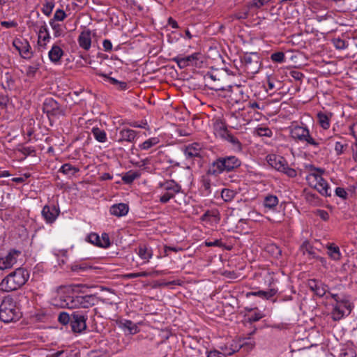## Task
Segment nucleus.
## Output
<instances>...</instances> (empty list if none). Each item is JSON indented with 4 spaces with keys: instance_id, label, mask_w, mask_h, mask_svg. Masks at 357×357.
<instances>
[{
    "instance_id": "nucleus-1",
    "label": "nucleus",
    "mask_w": 357,
    "mask_h": 357,
    "mask_svg": "<svg viewBox=\"0 0 357 357\" xmlns=\"http://www.w3.org/2000/svg\"><path fill=\"white\" fill-rule=\"evenodd\" d=\"M22 317V312L16 299L5 296L0 304V320L4 323L15 322Z\"/></svg>"
},
{
    "instance_id": "nucleus-2",
    "label": "nucleus",
    "mask_w": 357,
    "mask_h": 357,
    "mask_svg": "<svg viewBox=\"0 0 357 357\" xmlns=\"http://www.w3.org/2000/svg\"><path fill=\"white\" fill-rule=\"evenodd\" d=\"M241 165V160L235 155L219 157L209 166L207 174L218 176L224 172H231L239 167Z\"/></svg>"
},
{
    "instance_id": "nucleus-3",
    "label": "nucleus",
    "mask_w": 357,
    "mask_h": 357,
    "mask_svg": "<svg viewBox=\"0 0 357 357\" xmlns=\"http://www.w3.org/2000/svg\"><path fill=\"white\" fill-rule=\"evenodd\" d=\"M29 277L27 271L21 268H17L2 280L0 289L6 292L17 290L26 283Z\"/></svg>"
},
{
    "instance_id": "nucleus-4",
    "label": "nucleus",
    "mask_w": 357,
    "mask_h": 357,
    "mask_svg": "<svg viewBox=\"0 0 357 357\" xmlns=\"http://www.w3.org/2000/svg\"><path fill=\"white\" fill-rule=\"evenodd\" d=\"M157 189L160 192L159 201L162 204L168 203L176 195L181 192V185L173 179H166L158 183Z\"/></svg>"
},
{
    "instance_id": "nucleus-5",
    "label": "nucleus",
    "mask_w": 357,
    "mask_h": 357,
    "mask_svg": "<svg viewBox=\"0 0 357 357\" xmlns=\"http://www.w3.org/2000/svg\"><path fill=\"white\" fill-rule=\"evenodd\" d=\"M324 170L319 168H312V172L306 176L309 185L314 188L321 195L331 196V191L327 181L321 176Z\"/></svg>"
},
{
    "instance_id": "nucleus-6",
    "label": "nucleus",
    "mask_w": 357,
    "mask_h": 357,
    "mask_svg": "<svg viewBox=\"0 0 357 357\" xmlns=\"http://www.w3.org/2000/svg\"><path fill=\"white\" fill-rule=\"evenodd\" d=\"M290 134L293 139L305 143L307 145L318 148L321 144V139L317 140L312 137L307 127L302 123L301 125H293L290 128Z\"/></svg>"
},
{
    "instance_id": "nucleus-7",
    "label": "nucleus",
    "mask_w": 357,
    "mask_h": 357,
    "mask_svg": "<svg viewBox=\"0 0 357 357\" xmlns=\"http://www.w3.org/2000/svg\"><path fill=\"white\" fill-rule=\"evenodd\" d=\"M268 163L276 170L285 174L290 178L296 176V171L289 167L287 160L282 156L275 154L267 156Z\"/></svg>"
},
{
    "instance_id": "nucleus-8",
    "label": "nucleus",
    "mask_w": 357,
    "mask_h": 357,
    "mask_svg": "<svg viewBox=\"0 0 357 357\" xmlns=\"http://www.w3.org/2000/svg\"><path fill=\"white\" fill-rule=\"evenodd\" d=\"M73 289L70 287H60L56 295L52 299V304L61 308L72 309Z\"/></svg>"
},
{
    "instance_id": "nucleus-9",
    "label": "nucleus",
    "mask_w": 357,
    "mask_h": 357,
    "mask_svg": "<svg viewBox=\"0 0 357 357\" xmlns=\"http://www.w3.org/2000/svg\"><path fill=\"white\" fill-rule=\"evenodd\" d=\"M241 62L248 74L255 75L260 69V57L257 52H246L241 57Z\"/></svg>"
},
{
    "instance_id": "nucleus-10",
    "label": "nucleus",
    "mask_w": 357,
    "mask_h": 357,
    "mask_svg": "<svg viewBox=\"0 0 357 357\" xmlns=\"http://www.w3.org/2000/svg\"><path fill=\"white\" fill-rule=\"evenodd\" d=\"M98 303V298L96 295H75L73 294V308H89L95 305Z\"/></svg>"
},
{
    "instance_id": "nucleus-11",
    "label": "nucleus",
    "mask_w": 357,
    "mask_h": 357,
    "mask_svg": "<svg viewBox=\"0 0 357 357\" xmlns=\"http://www.w3.org/2000/svg\"><path fill=\"white\" fill-rule=\"evenodd\" d=\"M13 47L18 51L20 55L24 59H30L33 56L31 45L24 38H15L13 41Z\"/></svg>"
},
{
    "instance_id": "nucleus-12",
    "label": "nucleus",
    "mask_w": 357,
    "mask_h": 357,
    "mask_svg": "<svg viewBox=\"0 0 357 357\" xmlns=\"http://www.w3.org/2000/svg\"><path fill=\"white\" fill-rule=\"evenodd\" d=\"M20 254V251L12 250L6 256L0 257V270L12 268L17 263Z\"/></svg>"
},
{
    "instance_id": "nucleus-13",
    "label": "nucleus",
    "mask_w": 357,
    "mask_h": 357,
    "mask_svg": "<svg viewBox=\"0 0 357 357\" xmlns=\"http://www.w3.org/2000/svg\"><path fill=\"white\" fill-rule=\"evenodd\" d=\"M86 318L79 312H74L71 315L70 325L74 332L80 333L86 329Z\"/></svg>"
},
{
    "instance_id": "nucleus-14",
    "label": "nucleus",
    "mask_w": 357,
    "mask_h": 357,
    "mask_svg": "<svg viewBox=\"0 0 357 357\" xmlns=\"http://www.w3.org/2000/svg\"><path fill=\"white\" fill-rule=\"evenodd\" d=\"M60 211L55 205H45L42 209L41 214L47 224H52L59 215Z\"/></svg>"
},
{
    "instance_id": "nucleus-15",
    "label": "nucleus",
    "mask_w": 357,
    "mask_h": 357,
    "mask_svg": "<svg viewBox=\"0 0 357 357\" xmlns=\"http://www.w3.org/2000/svg\"><path fill=\"white\" fill-rule=\"evenodd\" d=\"M308 287L319 297L324 296L328 290V287L326 284L323 283L321 280L316 279L309 280Z\"/></svg>"
},
{
    "instance_id": "nucleus-16",
    "label": "nucleus",
    "mask_w": 357,
    "mask_h": 357,
    "mask_svg": "<svg viewBox=\"0 0 357 357\" xmlns=\"http://www.w3.org/2000/svg\"><path fill=\"white\" fill-rule=\"evenodd\" d=\"M96 33L90 29L82 31L77 39L79 47L84 50H89L91 46V36H95Z\"/></svg>"
},
{
    "instance_id": "nucleus-17",
    "label": "nucleus",
    "mask_w": 357,
    "mask_h": 357,
    "mask_svg": "<svg viewBox=\"0 0 357 357\" xmlns=\"http://www.w3.org/2000/svg\"><path fill=\"white\" fill-rule=\"evenodd\" d=\"M203 146L197 142H195L186 146L183 149V153L187 159L194 158H200Z\"/></svg>"
},
{
    "instance_id": "nucleus-18",
    "label": "nucleus",
    "mask_w": 357,
    "mask_h": 357,
    "mask_svg": "<svg viewBox=\"0 0 357 357\" xmlns=\"http://www.w3.org/2000/svg\"><path fill=\"white\" fill-rule=\"evenodd\" d=\"M50 40V35L48 31L47 26L45 22L38 26V44L40 47L46 48L47 44Z\"/></svg>"
},
{
    "instance_id": "nucleus-19",
    "label": "nucleus",
    "mask_w": 357,
    "mask_h": 357,
    "mask_svg": "<svg viewBox=\"0 0 357 357\" xmlns=\"http://www.w3.org/2000/svg\"><path fill=\"white\" fill-rule=\"evenodd\" d=\"M118 326L125 333H128L130 335H135L139 331L137 324L128 319L119 321Z\"/></svg>"
},
{
    "instance_id": "nucleus-20",
    "label": "nucleus",
    "mask_w": 357,
    "mask_h": 357,
    "mask_svg": "<svg viewBox=\"0 0 357 357\" xmlns=\"http://www.w3.org/2000/svg\"><path fill=\"white\" fill-rule=\"evenodd\" d=\"M128 211L129 206L125 203L114 204L109 208L110 214L117 218L126 216Z\"/></svg>"
},
{
    "instance_id": "nucleus-21",
    "label": "nucleus",
    "mask_w": 357,
    "mask_h": 357,
    "mask_svg": "<svg viewBox=\"0 0 357 357\" xmlns=\"http://www.w3.org/2000/svg\"><path fill=\"white\" fill-rule=\"evenodd\" d=\"M137 136V131L130 128H123L119 131V142H127L132 143Z\"/></svg>"
},
{
    "instance_id": "nucleus-22",
    "label": "nucleus",
    "mask_w": 357,
    "mask_h": 357,
    "mask_svg": "<svg viewBox=\"0 0 357 357\" xmlns=\"http://www.w3.org/2000/svg\"><path fill=\"white\" fill-rule=\"evenodd\" d=\"M63 54V50L59 45H54L48 52V57L52 63L58 65L61 63Z\"/></svg>"
},
{
    "instance_id": "nucleus-23",
    "label": "nucleus",
    "mask_w": 357,
    "mask_h": 357,
    "mask_svg": "<svg viewBox=\"0 0 357 357\" xmlns=\"http://www.w3.org/2000/svg\"><path fill=\"white\" fill-rule=\"evenodd\" d=\"M45 110L47 114L52 116L63 115V110L59 107L57 102L53 99L46 100Z\"/></svg>"
},
{
    "instance_id": "nucleus-24",
    "label": "nucleus",
    "mask_w": 357,
    "mask_h": 357,
    "mask_svg": "<svg viewBox=\"0 0 357 357\" xmlns=\"http://www.w3.org/2000/svg\"><path fill=\"white\" fill-rule=\"evenodd\" d=\"M346 310L349 311L347 308V303L341 301L340 303H336L333 309L332 316L334 320H340L345 314Z\"/></svg>"
},
{
    "instance_id": "nucleus-25",
    "label": "nucleus",
    "mask_w": 357,
    "mask_h": 357,
    "mask_svg": "<svg viewBox=\"0 0 357 357\" xmlns=\"http://www.w3.org/2000/svg\"><path fill=\"white\" fill-rule=\"evenodd\" d=\"M333 114L331 112H319L317 114L318 123L324 130H327L331 126V119Z\"/></svg>"
},
{
    "instance_id": "nucleus-26",
    "label": "nucleus",
    "mask_w": 357,
    "mask_h": 357,
    "mask_svg": "<svg viewBox=\"0 0 357 357\" xmlns=\"http://www.w3.org/2000/svg\"><path fill=\"white\" fill-rule=\"evenodd\" d=\"M213 132L216 137L223 139L229 133L224 123L220 120H216L213 123Z\"/></svg>"
},
{
    "instance_id": "nucleus-27",
    "label": "nucleus",
    "mask_w": 357,
    "mask_h": 357,
    "mask_svg": "<svg viewBox=\"0 0 357 357\" xmlns=\"http://www.w3.org/2000/svg\"><path fill=\"white\" fill-rule=\"evenodd\" d=\"M279 199L277 196L268 195L264 199L263 205L267 211H275L278 205Z\"/></svg>"
},
{
    "instance_id": "nucleus-28",
    "label": "nucleus",
    "mask_w": 357,
    "mask_h": 357,
    "mask_svg": "<svg viewBox=\"0 0 357 357\" xmlns=\"http://www.w3.org/2000/svg\"><path fill=\"white\" fill-rule=\"evenodd\" d=\"M277 293V290L275 289H270L267 291H251L247 294V296H259L263 298L269 299L273 297Z\"/></svg>"
},
{
    "instance_id": "nucleus-29",
    "label": "nucleus",
    "mask_w": 357,
    "mask_h": 357,
    "mask_svg": "<svg viewBox=\"0 0 357 357\" xmlns=\"http://www.w3.org/2000/svg\"><path fill=\"white\" fill-rule=\"evenodd\" d=\"M137 254L142 259L146 260V261H149L153 256L152 250L146 245L139 246Z\"/></svg>"
},
{
    "instance_id": "nucleus-30",
    "label": "nucleus",
    "mask_w": 357,
    "mask_h": 357,
    "mask_svg": "<svg viewBox=\"0 0 357 357\" xmlns=\"http://www.w3.org/2000/svg\"><path fill=\"white\" fill-rule=\"evenodd\" d=\"M79 168L72 165L71 164L65 163L61 167L59 172L65 175L70 176L75 175L79 172Z\"/></svg>"
},
{
    "instance_id": "nucleus-31",
    "label": "nucleus",
    "mask_w": 357,
    "mask_h": 357,
    "mask_svg": "<svg viewBox=\"0 0 357 357\" xmlns=\"http://www.w3.org/2000/svg\"><path fill=\"white\" fill-rule=\"evenodd\" d=\"M96 74L99 76L107 77L109 83L113 85H116L117 89L119 90H126L128 88V84L126 82L119 81L118 79L114 77H107V75L103 73H96Z\"/></svg>"
},
{
    "instance_id": "nucleus-32",
    "label": "nucleus",
    "mask_w": 357,
    "mask_h": 357,
    "mask_svg": "<svg viewBox=\"0 0 357 357\" xmlns=\"http://www.w3.org/2000/svg\"><path fill=\"white\" fill-rule=\"evenodd\" d=\"M92 134L94 138L99 142L105 143L107 142V137L105 130L99 128H93Z\"/></svg>"
},
{
    "instance_id": "nucleus-33",
    "label": "nucleus",
    "mask_w": 357,
    "mask_h": 357,
    "mask_svg": "<svg viewBox=\"0 0 357 357\" xmlns=\"http://www.w3.org/2000/svg\"><path fill=\"white\" fill-rule=\"evenodd\" d=\"M50 24L53 30L54 37L58 38L64 35V29L60 24L54 20H50Z\"/></svg>"
},
{
    "instance_id": "nucleus-34",
    "label": "nucleus",
    "mask_w": 357,
    "mask_h": 357,
    "mask_svg": "<svg viewBox=\"0 0 357 357\" xmlns=\"http://www.w3.org/2000/svg\"><path fill=\"white\" fill-rule=\"evenodd\" d=\"M140 176L139 173L135 171H129L126 172L122 177V180L125 183L129 184L132 183L136 178Z\"/></svg>"
},
{
    "instance_id": "nucleus-35",
    "label": "nucleus",
    "mask_w": 357,
    "mask_h": 357,
    "mask_svg": "<svg viewBox=\"0 0 357 357\" xmlns=\"http://www.w3.org/2000/svg\"><path fill=\"white\" fill-rule=\"evenodd\" d=\"M218 215L217 211H207L202 215L201 220L202 221H217L219 220Z\"/></svg>"
},
{
    "instance_id": "nucleus-36",
    "label": "nucleus",
    "mask_w": 357,
    "mask_h": 357,
    "mask_svg": "<svg viewBox=\"0 0 357 357\" xmlns=\"http://www.w3.org/2000/svg\"><path fill=\"white\" fill-rule=\"evenodd\" d=\"M236 195V192L228 188H225L221 192V197L226 202H229L234 199Z\"/></svg>"
},
{
    "instance_id": "nucleus-37",
    "label": "nucleus",
    "mask_w": 357,
    "mask_h": 357,
    "mask_svg": "<svg viewBox=\"0 0 357 357\" xmlns=\"http://www.w3.org/2000/svg\"><path fill=\"white\" fill-rule=\"evenodd\" d=\"M160 140L158 137H151L139 144V148L142 150H148L152 146L158 144Z\"/></svg>"
},
{
    "instance_id": "nucleus-38",
    "label": "nucleus",
    "mask_w": 357,
    "mask_h": 357,
    "mask_svg": "<svg viewBox=\"0 0 357 357\" xmlns=\"http://www.w3.org/2000/svg\"><path fill=\"white\" fill-rule=\"evenodd\" d=\"M224 139H225L227 142H229L233 146V149H235L236 151H241V150L242 147H241V142H239V140L236 137H235L234 136H233L230 133H229L228 136H227Z\"/></svg>"
},
{
    "instance_id": "nucleus-39",
    "label": "nucleus",
    "mask_w": 357,
    "mask_h": 357,
    "mask_svg": "<svg viewBox=\"0 0 357 357\" xmlns=\"http://www.w3.org/2000/svg\"><path fill=\"white\" fill-rule=\"evenodd\" d=\"M328 252L333 259L338 260L340 259L341 254L340 249L337 246H333L332 245H330L328 247Z\"/></svg>"
},
{
    "instance_id": "nucleus-40",
    "label": "nucleus",
    "mask_w": 357,
    "mask_h": 357,
    "mask_svg": "<svg viewBox=\"0 0 357 357\" xmlns=\"http://www.w3.org/2000/svg\"><path fill=\"white\" fill-rule=\"evenodd\" d=\"M54 2L52 1H46L43 4V8H42V12L44 15H47V16H50V14L52 13V10H53V8L54 7Z\"/></svg>"
},
{
    "instance_id": "nucleus-41",
    "label": "nucleus",
    "mask_w": 357,
    "mask_h": 357,
    "mask_svg": "<svg viewBox=\"0 0 357 357\" xmlns=\"http://www.w3.org/2000/svg\"><path fill=\"white\" fill-rule=\"evenodd\" d=\"M111 242L109 240V235L107 233H102L100 236V241L98 243V247L102 248H107L110 246Z\"/></svg>"
},
{
    "instance_id": "nucleus-42",
    "label": "nucleus",
    "mask_w": 357,
    "mask_h": 357,
    "mask_svg": "<svg viewBox=\"0 0 357 357\" xmlns=\"http://www.w3.org/2000/svg\"><path fill=\"white\" fill-rule=\"evenodd\" d=\"M347 146L346 140L342 139L341 141H337L335 144V151L337 155H340L344 153V149Z\"/></svg>"
},
{
    "instance_id": "nucleus-43",
    "label": "nucleus",
    "mask_w": 357,
    "mask_h": 357,
    "mask_svg": "<svg viewBox=\"0 0 357 357\" xmlns=\"http://www.w3.org/2000/svg\"><path fill=\"white\" fill-rule=\"evenodd\" d=\"M255 132L257 135L260 137H271L273 135V132L268 127H259L256 128Z\"/></svg>"
},
{
    "instance_id": "nucleus-44",
    "label": "nucleus",
    "mask_w": 357,
    "mask_h": 357,
    "mask_svg": "<svg viewBox=\"0 0 357 357\" xmlns=\"http://www.w3.org/2000/svg\"><path fill=\"white\" fill-rule=\"evenodd\" d=\"M303 250L304 255H307L310 258L317 257L314 249L309 243L303 244Z\"/></svg>"
},
{
    "instance_id": "nucleus-45",
    "label": "nucleus",
    "mask_w": 357,
    "mask_h": 357,
    "mask_svg": "<svg viewBox=\"0 0 357 357\" xmlns=\"http://www.w3.org/2000/svg\"><path fill=\"white\" fill-rule=\"evenodd\" d=\"M268 251L275 258H278L282 255L280 248L276 245H271L268 247Z\"/></svg>"
},
{
    "instance_id": "nucleus-46",
    "label": "nucleus",
    "mask_w": 357,
    "mask_h": 357,
    "mask_svg": "<svg viewBox=\"0 0 357 357\" xmlns=\"http://www.w3.org/2000/svg\"><path fill=\"white\" fill-rule=\"evenodd\" d=\"M333 44L337 50H344L347 47V44L345 40L337 38L333 40Z\"/></svg>"
},
{
    "instance_id": "nucleus-47",
    "label": "nucleus",
    "mask_w": 357,
    "mask_h": 357,
    "mask_svg": "<svg viewBox=\"0 0 357 357\" xmlns=\"http://www.w3.org/2000/svg\"><path fill=\"white\" fill-rule=\"evenodd\" d=\"M272 61L278 63H283L285 59V55L282 52H277L271 54Z\"/></svg>"
},
{
    "instance_id": "nucleus-48",
    "label": "nucleus",
    "mask_w": 357,
    "mask_h": 357,
    "mask_svg": "<svg viewBox=\"0 0 357 357\" xmlns=\"http://www.w3.org/2000/svg\"><path fill=\"white\" fill-rule=\"evenodd\" d=\"M172 60L174 62L176 63L178 66L181 69H183V68H186L187 66H189L184 57H181L180 56H175V57L172 58Z\"/></svg>"
},
{
    "instance_id": "nucleus-49",
    "label": "nucleus",
    "mask_w": 357,
    "mask_h": 357,
    "mask_svg": "<svg viewBox=\"0 0 357 357\" xmlns=\"http://www.w3.org/2000/svg\"><path fill=\"white\" fill-rule=\"evenodd\" d=\"M66 17L65 12L61 9H57L54 13V17L51 20L63 21Z\"/></svg>"
},
{
    "instance_id": "nucleus-50",
    "label": "nucleus",
    "mask_w": 357,
    "mask_h": 357,
    "mask_svg": "<svg viewBox=\"0 0 357 357\" xmlns=\"http://www.w3.org/2000/svg\"><path fill=\"white\" fill-rule=\"evenodd\" d=\"M58 320L61 324L66 325L71 321V317L66 312H61L59 315Z\"/></svg>"
},
{
    "instance_id": "nucleus-51",
    "label": "nucleus",
    "mask_w": 357,
    "mask_h": 357,
    "mask_svg": "<svg viewBox=\"0 0 357 357\" xmlns=\"http://www.w3.org/2000/svg\"><path fill=\"white\" fill-rule=\"evenodd\" d=\"M39 68V65L28 66L26 68V74L29 77H33Z\"/></svg>"
},
{
    "instance_id": "nucleus-52",
    "label": "nucleus",
    "mask_w": 357,
    "mask_h": 357,
    "mask_svg": "<svg viewBox=\"0 0 357 357\" xmlns=\"http://www.w3.org/2000/svg\"><path fill=\"white\" fill-rule=\"evenodd\" d=\"M88 241L91 243L98 246V243L100 241V236L96 233H91L88 236Z\"/></svg>"
},
{
    "instance_id": "nucleus-53",
    "label": "nucleus",
    "mask_w": 357,
    "mask_h": 357,
    "mask_svg": "<svg viewBox=\"0 0 357 357\" xmlns=\"http://www.w3.org/2000/svg\"><path fill=\"white\" fill-rule=\"evenodd\" d=\"M315 214L324 221H327L329 219V214L326 211L318 209L316 211Z\"/></svg>"
},
{
    "instance_id": "nucleus-54",
    "label": "nucleus",
    "mask_w": 357,
    "mask_h": 357,
    "mask_svg": "<svg viewBox=\"0 0 357 357\" xmlns=\"http://www.w3.org/2000/svg\"><path fill=\"white\" fill-rule=\"evenodd\" d=\"M9 98L7 96L0 94V108L6 109L8 105Z\"/></svg>"
},
{
    "instance_id": "nucleus-55",
    "label": "nucleus",
    "mask_w": 357,
    "mask_h": 357,
    "mask_svg": "<svg viewBox=\"0 0 357 357\" xmlns=\"http://www.w3.org/2000/svg\"><path fill=\"white\" fill-rule=\"evenodd\" d=\"M335 195L340 198L346 199L347 192L343 188L338 187L335 189Z\"/></svg>"
},
{
    "instance_id": "nucleus-56",
    "label": "nucleus",
    "mask_w": 357,
    "mask_h": 357,
    "mask_svg": "<svg viewBox=\"0 0 357 357\" xmlns=\"http://www.w3.org/2000/svg\"><path fill=\"white\" fill-rule=\"evenodd\" d=\"M89 268V266L83 265V264H73L71 267L72 271L79 272V271H84Z\"/></svg>"
},
{
    "instance_id": "nucleus-57",
    "label": "nucleus",
    "mask_w": 357,
    "mask_h": 357,
    "mask_svg": "<svg viewBox=\"0 0 357 357\" xmlns=\"http://www.w3.org/2000/svg\"><path fill=\"white\" fill-rule=\"evenodd\" d=\"M102 46H103V50L105 52H110L112 50V43L108 39H105L103 40Z\"/></svg>"
},
{
    "instance_id": "nucleus-58",
    "label": "nucleus",
    "mask_w": 357,
    "mask_h": 357,
    "mask_svg": "<svg viewBox=\"0 0 357 357\" xmlns=\"http://www.w3.org/2000/svg\"><path fill=\"white\" fill-rule=\"evenodd\" d=\"M263 317V314L261 312H255L249 317V321L250 322H255L260 320Z\"/></svg>"
},
{
    "instance_id": "nucleus-59",
    "label": "nucleus",
    "mask_w": 357,
    "mask_h": 357,
    "mask_svg": "<svg viewBox=\"0 0 357 357\" xmlns=\"http://www.w3.org/2000/svg\"><path fill=\"white\" fill-rule=\"evenodd\" d=\"M205 245L207 246V247H212V246H215V247H221L222 246V242L220 240H215V241H205Z\"/></svg>"
},
{
    "instance_id": "nucleus-60",
    "label": "nucleus",
    "mask_w": 357,
    "mask_h": 357,
    "mask_svg": "<svg viewBox=\"0 0 357 357\" xmlns=\"http://www.w3.org/2000/svg\"><path fill=\"white\" fill-rule=\"evenodd\" d=\"M197 54L194 53L191 55L184 57L188 66H190L194 61L197 60Z\"/></svg>"
},
{
    "instance_id": "nucleus-61",
    "label": "nucleus",
    "mask_w": 357,
    "mask_h": 357,
    "mask_svg": "<svg viewBox=\"0 0 357 357\" xmlns=\"http://www.w3.org/2000/svg\"><path fill=\"white\" fill-rule=\"evenodd\" d=\"M207 357H225V354L217 350L208 352Z\"/></svg>"
},
{
    "instance_id": "nucleus-62",
    "label": "nucleus",
    "mask_w": 357,
    "mask_h": 357,
    "mask_svg": "<svg viewBox=\"0 0 357 357\" xmlns=\"http://www.w3.org/2000/svg\"><path fill=\"white\" fill-rule=\"evenodd\" d=\"M1 24L2 26L7 29L15 27L17 25V24L13 21H2L1 22Z\"/></svg>"
},
{
    "instance_id": "nucleus-63",
    "label": "nucleus",
    "mask_w": 357,
    "mask_h": 357,
    "mask_svg": "<svg viewBox=\"0 0 357 357\" xmlns=\"http://www.w3.org/2000/svg\"><path fill=\"white\" fill-rule=\"evenodd\" d=\"M353 159L357 162V141L352 146Z\"/></svg>"
},
{
    "instance_id": "nucleus-64",
    "label": "nucleus",
    "mask_w": 357,
    "mask_h": 357,
    "mask_svg": "<svg viewBox=\"0 0 357 357\" xmlns=\"http://www.w3.org/2000/svg\"><path fill=\"white\" fill-rule=\"evenodd\" d=\"M292 77L297 80H301L303 77V73L298 71L292 72Z\"/></svg>"
}]
</instances>
